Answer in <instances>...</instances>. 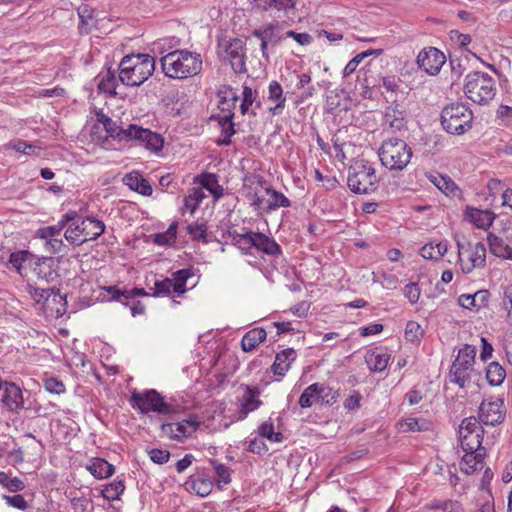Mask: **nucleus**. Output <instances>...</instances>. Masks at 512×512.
<instances>
[{"label":"nucleus","instance_id":"f257e3e1","mask_svg":"<svg viewBox=\"0 0 512 512\" xmlns=\"http://www.w3.org/2000/svg\"><path fill=\"white\" fill-rule=\"evenodd\" d=\"M163 73L173 79H187L198 75L203 69L201 54L188 49L168 52L160 59Z\"/></svg>","mask_w":512,"mask_h":512},{"label":"nucleus","instance_id":"f03ea898","mask_svg":"<svg viewBox=\"0 0 512 512\" xmlns=\"http://www.w3.org/2000/svg\"><path fill=\"white\" fill-rule=\"evenodd\" d=\"M155 71V59L146 53L129 54L119 63V80L127 86H139Z\"/></svg>","mask_w":512,"mask_h":512},{"label":"nucleus","instance_id":"7ed1b4c3","mask_svg":"<svg viewBox=\"0 0 512 512\" xmlns=\"http://www.w3.org/2000/svg\"><path fill=\"white\" fill-rule=\"evenodd\" d=\"M379 178L374 163L357 158L349 168L347 184L351 191L358 194H368L376 190Z\"/></svg>","mask_w":512,"mask_h":512},{"label":"nucleus","instance_id":"20e7f679","mask_svg":"<svg viewBox=\"0 0 512 512\" xmlns=\"http://www.w3.org/2000/svg\"><path fill=\"white\" fill-rule=\"evenodd\" d=\"M473 112L467 104L452 102L441 111V125L452 135H463L472 127Z\"/></svg>","mask_w":512,"mask_h":512},{"label":"nucleus","instance_id":"39448f33","mask_svg":"<svg viewBox=\"0 0 512 512\" xmlns=\"http://www.w3.org/2000/svg\"><path fill=\"white\" fill-rule=\"evenodd\" d=\"M495 79L486 72L473 71L466 75L464 83L465 95L473 102L486 104L496 95Z\"/></svg>","mask_w":512,"mask_h":512},{"label":"nucleus","instance_id":"423d86ee","mask_svg":"<svg viewBox=\"0 0 512 512\" xmlns=\"http://www.w3.org/2000/svg\"><path fill=\"white\" fill-rule=\"evenodd\" d=\"M378 154L382 165L388 170L403 171L411 160L412 150L404 140L390 138L383 141Z\"/></svg>","mask_w":512,"mask_h":512},{"label":"nucleus","instance_id":"0eeeda50","mask_svg":"<svg viewBox=\"0 0 512 512\" xmlns=\"http://www.w3.org/2000/svg\"><path fill=\"white\" fill-rule=\"evenodd\" d=\"M104 230L105 225L101 220L87 216L70 223L64 237L70 245L77 247L84 242L95 240Z\"/></svg>","mask_w":512,"mask_h":512},{"label":"nucleus","instance_id":"6e6552de","mask_svg":"<svg viewBox=\"0 0 512 512\" xmlns=\"http://www.w3.org/2000/svg\"><path fill=\"white\" fill-rule=\"evenodd\" d=\"M458 262L462 273H472L486 262V247L482 242L457 241Z\"/></svg>","mask_w":512,"mask_h":512},{"label":"nucleus","instance_id":"1a4fd4ad","mask_svg":"<svg viewBox=\"0 0 512 512\" xmlns=\"http://www.w3.org/2000/svg\"><path fill=\"white\" fill-rule=\"evenodd\" d=\"M129 402L133 408L138 409L141 413L153 411L159 414H170L173 412V407L155 389L142 392L134 390Z\"/></svg>","mask_w":512,"mask_h":512},{"label":"nucleus","instance_id":"9d476101","mask_svg":"<svg viewBox=\"0 0 512 512\" xmlns=\"http://www.w3.org/2000/svg\"><path fill=\"white\" fill-rule=\"evenodd\" d=\"M476 355L475 347L465 345L459 350L457 357L452 362L449 370V379L451 382L464 387L470 381V374Z\"/></svg>","mask_w":512,"mask_h":512},{"label":"nucleus","instance_id":"9b49d317","mask_svg":"<svg viewBox=\"0 0 512 512\" xmlns=\"http://www.w3.org/2000/svg\"><path fill=\"white\" fill-rule=\"evenodd\" d=\"M458 434L463 451L485 449L481 446L484 430L476 417L464 418L459 425Z\"/></svg>","mask_w":512,"mask_h":512},{"label":"nucleus","instance_id":"f8f14e48","mask_svg":"<svg viewBox=\"0 0 512 512\" xmlns=\"http://www.w3.org/2000/svg\"><path fill=\"white\" fill-rule=\"evenodd\" d=\"M121 133L124 135V141H137L141 146L153 153L161 152L164 147V138L160 134L134 124L129 125Z\"/></svg>","mask_w":512,"mask_h":512},{"label":"nucleus","instance_id":"ddd939ff","mask_svg":"<svg viewBox=\"0 0 512 512\" xmlns=\"http://www.w3.org/2000/svg\"><path fill=\"white\" fill-rule=\"evenodd\" d=\"M61 226H44L36 231V237L43 241L44 250L51 255L66 256L69 246L64 242Z\"/></svg>","mask_w":512,"mask_h":512},{"label":"nucleus","instance_id":"4468645a","mask_svg":"<svg viewBox=\"0 0 512 512\" xmlns=\"http://www.w3.org/2000/svg\"><path fill=\"white\" fill-rule=\"evenodd\" d=\"M220 56L228 61L230 67L236 73H244L246 71L245 66V42L240 38L230 39L229 41L220 43Z\"/></svg>","mask_w":512,"mask_h":512},{"label":"nucleus","instance_id":"2eb2a0df","mask_svg":"<svg viewBox=\"0 0 512 512\" xmlns=\"http://www.w3.org/2000/svg\"><path fill=\"white\" fill-rule=\"evenodd\" d=\"M200 425L201 421L198 416L191 415L189 418L181 421L163 423L161 426V432L169 439L184 441L187 437H191L196 433Z\"/></svg>","mask_w":512,"mask_h":512},{"label":"nucleus","instance_id":"dca6fc26","mask_svg":"<svg viewBox=\"0 0 512 512\" xmlns=\"http://www.w3.org/2000/svg\"><path fill=\"white\" fill-rule=\"evenodd\" d=\"M446 62L445 54L435 47L421 49L416 57V63L420 70L428 75H437Z\"/></svg>","mask_w":512,"mask_h":512},{"label":"nucleus","instance_id":"f3484780","mask_svg":"<svg viewBox=\"0 0 512 512\" xmlns=\"http://www.w3.org/2000/svg\"><path fill=\"white\" fill-rule=\"evenodd\" d=\"M479 418L484 424L495 425L505 418L504 402L500 398H489L482 401L479 407Z\"/></svg>","mask_w":512,"mask_h":512},{"label":"nucleus","instance_id":"a211bd4d","mask_svg":"<svg viewBox=\"0 0 512 512\" xmlns=\"http://www.w3.org/2000/svg\"><path fill=\"white\" fill-rule=\"evenodd\" d=\"M240 240L268 255H278L281 253L279 244L274 239L260 232L248 231L240 235Z\"/></svg>","mask_w":512,"mask_h":512},{"label":"nucleus","instance_id":"6ab92c4d","mask_svg":"<svg viewBox=\"0 0 512 512\" xmlns=\"http://www.w3.org/2000/svg\"><path fill=\"white\" fill-rule=\"evenodd\" d=\"M3 405L10 411H18L24 407V397L19 385L12 381H4Z\"/></svg>","mask_w":512,"mask_h":512},{"label":"nucleus","instance_id":"aec40b11","mask_svg":"<svg viewBox=\"0 0 512 512\" xmlns=\"http://www.w3.org/2000/svg\"><path fill=\"white\" fill-rule=\"evenodd\" d=\"M259 395L260 390L258 387L245 386L244 395L240 398V409H238L236 419L243 420L250 412L256 410L262 404Z\"/></svg>","mask_w":512,"mask_h":512},{"label":"nucleus","instance_id":"412c9836","mask_svg":"<svg viewBox=\"0 0 512 512\" xmlns=\"http://www.w3.org/2000/svg\"><path fill=\"white\" fill-rule=\"evenodd\" d=\"M459 467L460 471L466 475H472L484 468V459L486 457V449H478L477 451H463Z\"/></svg>","mask_w":512,"mask_h":512},{"label":"nucleus","instance_id":"4be33fe9","mask_svg":"<svg viewBox=\"0 0 512 512\" xmlns=\"http://www.w3.org/2000/svg\"><path fill=\"white\" fill-rule=\"evenodd\" d=\"M487 239L493 255L512 260V244L507 236L490 233Z\"/></svg>","mask_w":512,"mask_h":512},{"label":"nucleus","instance_id":"5701e85b","mask_svg":"<svg viewBox=\"0 0 512 512\" xmlns=\"http://www.w3.org/2000/svg\"><path fill=\"white\" fill-rule=\"evenodd\" d=\"M267 99L274 103L273 106L269 107V111L272 115H281L285 109L286 96L283 93L281 84L272 80L268 84Z\"/></svg>","mask_w":512,"mask_h":512},{"label":"nucleus","instance_id":"b1692460","mask_svg":"<svg viewBox=\"0 0 512 512\" xmlns=\"http://www.w3.org/2000/svg\"><path fill=\"white\" fill-rule=\"evenodd\" d=\"M384 127L392 133L405 131V112H403V110H398L393 106H388L384 115Z\"/></svg>","mask_w":512,"mask_h":512},{"label":"nucleus","instance_id":"393cba45","mask_svg":"<svg viewBox=\"0 0 512 512\" xmlns=\"http://www.w3.org/2000/svg\"><path fill=\"white\" fill-rule=\"evenodd\" d=\"M297 353L292 348L284 349L275 355L271 369L275 375L284 376L296 360Z\"/></svg>","mask_w":512,"mask_h":512},{"label":"nucleus","instance_id":"a878e982","mask_svg":"<svg viewBox=\"0 0 512 512\" xmlns=\"http://www.w3.org/2000/svg\"><path fill=\"white\" fill-rule=\"evenodd\" d=\"M29 293L32 297V299L37 303L42 305V309L45 312H51L52 303H56L58 300L61 299L59 295H57L53 289L49 288H36V287H30Z\"/></svg>","mask_w":512,"mask_h":512},{"label":"nucleus","instance_id":"bb28decb","mask_svg":"<svg viewBox=\"0 0 512 512\" xmlns=\"http://www.w3.org/2000/svg\"><path fill=\"white\" fill-rule=\"evenodd\" d=\"M465 220L472 223L477 228L486 229L494 220V215L488 210H481L473 207H467L464 212Z\"/></svg>","mask_w":512,"mask_h":512},{"label":"nucleus","instance_id":"cd10ccee","mask_svg":"<svg viewBox=\"0 0 512 512\" xmlns=\"http://www.w3.org/2000/svg\"><path fill=\"white\" fill-rule=\"evenodd\" d=\"M266 189L263 186L262 177L251 175L244 178V196L251 207L261 193L265 194Z\"/></svg>","mask_w":512,"mask_h":512},{"label":"nucleus","instance_id":"c85d7f7f","mask_svg":"<svg viewBox=\"0 0 512 512\" xmlns=\"http://www.w3.org/2000/svg\"><path fill=\"white\" fill-rule=\"evenodd\" d=\"M448 247L449 242L446 239L432 240L419 249V254L425 259L437 260L447 253Z\"/></svg>","mask_w":512,"mask_h":512},{"label":"nucleus","instance_id":"c756f323","mask_svg":"<svg viewBox=\"0 0 512 512\" xmlns=\"http://www.w3.org/2000/svg\"><path fill=\"white\" fill-rule=\"evenodd\" d=\"M123 182L130 189L144 195L150 196L152 194V187L149 182L143 178V176L138 172H130L124 176Z\"/></svg>","mask_w":512,"mask_h":512},{"label":"nucleus","instance_id":"7c9ffc66","mask_svg":"<svg viewBox=\"0 0 512 512\" xmlns=\"http://www.w3.org/2000/svg\"><path fill=\"white\" fill-rule=\"evenodd\" d=\"M86 470L96 479H106L114 474L113 465L101 458H93L86 465Z\"/></svg>","mask_w":512,"mask_h":512},{"label":"nucleus","instance_id":"2f4dec72","mask_svg":"<svg viewBox=\"0 0 512 512\" xmlns=\"http://www.w3.org/2000/svg\"><path fill=\"white\" fill-rule=\"evenodd\" d=\"M266 331L263 328L256 327L248 330L242 337V349L244 352H251L266 339Z\"/></svg>","mask_w":512,"mask_h":512},{"label":"nucleus","instance_id":"473e14b6","mask_svg":"<svg viewBox=\"0 0 512 512\" xmlns=\"http://www.w3.org/2000/svg\"><path fill=\"white\" fill-rule=\"evenodd\" d=\"M366 362L372 371L382 372L389 364V355L382 349H375L367 353Z\"/></svg>","mask_w":512,"mask_h":512},{"label":"nucleus","instance_id":"72a5a7b5","mask_svg":"<svg viewBox=\"0 0 512 512\" xmlns=\"http://www.w3.org/2000/svg\"><path fill=\"white\" fill-rule=\"evenodd\" d=\"M267 197L265 204V211L270 212L280 207L287 208L291 206V201L281 192H278L272 188L265 190Z\"/></svg>","mask_w":512,"mask_h":512},{"label":"nucleus","instance_id":"f704fd0d","mask_svg":"<svg viewBox=\"0 0 512 512\" xmlns=\"http://www.w3.org/2000/svg\"><path fill=\"white\" fill-rule=\"evenodd\" d=\"M95 117L96 121L102 125L103 129L109 134L110 137L117 138L120 141L124 140V135H122L121 132L125 129L119 128L111 118L103 113V110H96Z\"/></svg>","mask_w":512,"mask_h":512},{"label":"nucleus","instance_id":"c9c22d12","mask_svg":"<svg viewBox=\"0 0 512 512\" xmlns=\"http://www.w3.org/2000/svg\"><path fill=\"white\" fill-rule=\"evenodd\" d=\"M194 277V272L192 268H183L182 270H177L172 274L173 280V293L177 295H183L186 293L187 288V280Z\"/></svg>","mask_w":512,"mask_h":512},{"label":"nucleus","instance_id":"e433bc0d","mask_svg":"<svg viewBox=\"0 0 512 512\" xmlns=\"http://www.w3.org/2000/svg\"><path fill=\"white\" fill-rule=\"evenodd\" d=\"M125 491V483L122 479L116 478L114 481L104 485L101 490V496L111 502L115 500H119L120 496Z\"/></svg>","mask_w":512,"mask_h":512},{"label":"nucleus","instance_id":"4c0bfd02","mask_svg":"<svg viewBox=\"0 0 512 512\" xmlns=\"http://www.w3.org/2000/svg\"><path fill=\"white\" fill-rule=\"evenodd\" d=\"M206 197L203 188H193L184 199L183 212L188 211L190 214H194Z\"/></svg>","mask_w":512,"mask_h":512},{"label":"nucleus","instance_id":"58836bf2","mask_svg":"<svg viewBox=\"0 0 512 512\" xmlns=\"http://www.w3.org/2000/svg\"><path fill=\"white\" fill-rule=\"evenodd\" d=\"M486 378L493 386L501 385L506 378V371L498 362H491L486 369Z\"/></svg>","mask_w":512,"mask_h":512},{"label":"nucleus","instance_id":"ea45409f","mask_svg":"<svg viewBox=\"0 0 512 512\" xmlns=\"http://www.w3.org/2000/svg\"><path fill=\"white\" fill-rule=\"evenodd\" d=\"M117 85L118 81L115 74L108 70L104 75H102L97 87L100 92H103L108 96H114L116 95Z\"/></svg>","mask_w":512,"mask_h":512},{"label":"nucleus","instance_id":"a19ab883","mask_svg":"<svg viewBox=\"0 0 512 512\" xmlns=\"http://www.w3.org/2000/svg\"><path fill=\"white\" fill-rule=\"evenodd\" d=\"M187 233L193 240L207 242L208 227L207 222L204 219H198L197 221L187 226Z\"/></svg>","mask_w":512,"mask_h":512},{"label":"nucleus","instance_id":"79ce46f5","mask_svg":"<svg viewBox=\"0 0 512 512\" xmlns=\"http://www.w3.org/2000/svg\"><path fill=\"white\" fill-rule=\"evenodd\" d=\"M298 402L301 407H311L315 403H320L318 397V383H313L306 387L300 395Z\"/></svg>","mask_w":512,"mask_h":512},{"label":"nucleus","instance_id":"37998d69","mask_svg":"<svg viewBox=\"0 0 512 512\" xmlns=\"http://www.w3.org/2000/svg\"><path fill=\"white\" fill-rule=\"evenodd\" d=\"M278 26L275 24H269L263 29H256L252 32L253 36L259 40H266L270 43L277 44L280 37L277 35Z\"/></svg>","mask_w":512,"mask_h":512},{"label":"nucleus","instance_id":"c03bdc74","mask_svg":"<svg viewBox=\"0 0 512 512\" xmlns=\"http://www.w3.org/2000/svg\"><path fill=\"white\" fill-rule=\"evenodd\" d=\"M258 434L272 443L282 441V434L274 431V426L271 420H266L258 426Z\"/></svg>","mask_w":512,"mask_h":512},{"label":"nucleus","instance_id":"a18cd8bd","mask_svg":"<svg viewBox=\"0 0 512 512\" xmlns=\"http://www.w3.org/2000/svg\"><path fill=\"white\" fill-rule=\"evenodd\" d=\"M215 474L217 476V484L220 488L228 485L231 482V469L225 464L219 463L217 461L211 462Z\"/></svg>","mask_w":512,"mask_h":512},{"label":"nucleus","instance_id":"49530a36","mask_svg":"<svg viewBox=\"0 0 512 512\" xmlns=\"http://www.w3.org/2000/svg\"><path fill=\"white\" fill-rule=\"evenodd\" d=\"M251 2H260L264 10L275 9L281 11L295 7V0H251Z\"/></svg>","mask_w":512,"mask_h":512},{"label":"nucleus","instance_id":"de8ad7c7","mask_svg":"<svg viewBox=\"0 0 512 512\" xmlns=\"http://www.w3.org/2000/svg\"><path fill=\"white\" fill-rule=\"evenodd\" d=\"M424 335V330L415 321H408L404 329V338L409 342H419Z\"/></svg>","mask_w":512,"mask_h":512},{"label":"nucleus","instance_id":"09e8293b","mask_svg":"<svg viewBox=\"0 0 512 512\" xmlns=\"http://www.w3.org/2000/svg\"><path fill=\"white\" fill-rule=\"evenodd\" d=\"M46 391L53 394H63L66 392L65 383L58 377L45 375L43 378Z\"/></svg>","mask_w":512,"mask_h":512},{"label":"nucleus","instance_id":"8fccbe9b","mask_svg":"<svg viewBox=\"0 0 512 512\" xmlns=\"http://www.w3.org/2000/svg\"><path fill=\"white\" fill-rule=\"evenodd\" d=\"M318 397L321 404L332 405L337 401L339 392L329 386L318 383Z\"/></svg>","mask_w":512,"mask_h":512},{"label":"nucleus","instance_id":"3c124183","mask_svg":"<svg viewBox=\"0 0 512 512\" xmlns=\"http://www.w3.org/2000/svg\"><path fill=\"white\" fill-rule=\"evenodd\" d=\"M177 238V224L173 223L169 228L162 233L155 235L154 242L159 245H170L175 242Z\"/></svg>","mask_w":512,"mask_h":512},{"label":"nucleus","instance_id":"603ef678","mask_svg":"<svg viewBox=\"0 0 512 512\" xmlns=\"http://www.w3.org/2000/svg\"><path fill=\"white\" fill-rule=\"evenodd\" d=\"M173 292V280L172 278H163L162 280H156L154 284L153 296L166 297Z\"/></svg>","mask_w":512,"mask_h":512},{"label":"nucleus","instance_id":"864d4df0","mask_svg":"<svg viewBox=\"0 0 512 512\" xmlns=\"http://www.w3.org/2000/svg\"><path fill=\"white\" fill-rule=\"evenodd\" d=\"M192 489L197 495L206 497L212 492L213 483L208 479L198 478L192 482Z\"/></svg>","mask_w":512,"mask_h":512},{"label":"nucleus","instance_id":"5fc2aeb1","mask_svg":"<svg viewBox=\"0 0 512 512\" xmlns=\"http://www.w3.org/2000/svg\"><path fill=\"white\" fill-rule=\"evenodd\" d=\"M257 92L253 90L249 86H244L242 89V103H240V111L242 115H245L248 111L254 100L256 99Z\"/></svg>","mask_w":512,"mask_h":512},{"label":"nucleus","instance_id":"6e6d98bb","mask_svg":"<svg viewBox=\"0 0 512 512\" xmlns=\"http://www.w3.org/2000/svg\"><path fill=\"white\" fill-rule=\"evenodd\" d=\"M435 186L447 196H454L457 191L456 185L450 180L443 176L435 178Z\"/></svg>","mask_w":512,"mask_h":512},{"label":"nucleus","instance_id":"4d7b16f0","mask_svg":"<svg viewBox=\"0 0 512 512\" xmlns=\"http://www.w3.org/2000/svg\"><path fill=\"white\" fill-rule=\"evenodd\" d=\"M425 421L420 418L407 417L400 422V429L402 431H421Z\"/></svg>","mask_w":512,"mask_h":512},{"label":"nucleus","instance_id":"13d9d810","mask_svg":"<svg viewBox=\"0 0 512 512\" xmlns=\"http://www.w3.org/2000/svg\"><path fill=\"white\" fill-rule=\"evenodd\" d=\"M223 136L224 138L219 141L221 145H230L231 136L235 135V129L233 128V122L231 116H225L222 121Z\"/></svg>","mask_w":512,"mask_h":512},{"label":"nucleus","instance_id":"bf43d9fd","mask_svg":"<svg viewBox=\"0 0 512 512\" xmlns=\"http://www.w3.org/2000/svg\"><path fill=\"white\" fill-rule=\"evenodd\" d=\"M7 149L14 150L17 153H23V154H30V151L35 150V146L32 144H29L23 140H15L11 141L7 144Z\"/></svg>","mask_w":512,"mask_h":512},{"label":"nucleus","instance_id":"052dcab7","mask_svg":"<svg viewBox=\"0 0 512 512\" xmlns=\"http://www.w3.org/2000/svg\"><path fill=\"white\" fill-rule=\"evenodd\" d=\"M28 255L29 252L27 250L12 252L9 256V262L12 264V267L20 271L22 264L28 259Z\"/></svg>","mask_w":512,"mask_h":512},{"label":"nucleus","instance_id":"680f3d73","mask_svg":"<svg viewBox=\"0 0 512 512\" xmlns=\"http://www.w3.org/2000/svg\"><path fill=\"white\" fill-rule=\"evenodd\" d=\"M404 296L410 304H416L420 297V289L417 284L409 283L404 287Z\"/></svg>","mask_w":512,"mask_h":512},{"label":"nucleus","instance_id":"e2e57ef3","mask_svg":"<svg viewBox=\"0 0 512 512\" xmlns=\"http://www.w3.org/2000/svg\"><path fill=\"white\" fill-rule=\"evenodd\" d=\"M285 37L293 38L298 44L302 46H306L312 43L313 38L310 34L304 32V33H297L293 30H289L285 33Z\"/></svg>","mask_w":512,"mask_h":512},{"label":"nucleus","instance_id":"0e129e2a","mask_svg":"<svg viewBox=\"0 0 512 512\" xmlns=\"http://www.w3.org/2000/svg\"><path fill=\"white\" fill-rule=\"evenodd\" d=\"M149 457L156 464H165L170 459V453L166 450L152 449L149 451Z\"/></svg>","mask_w":512,"mask_h":512},{"label":"nucleus","instance_id":"69168bd1","mask_svg":"<svg viewBox=\"0 0 512 512\" xmlns=\"http://www.w3.org/2000/svg\"><path fill=\"white\" fill-rule=\"evenodd\" d=\"M450 39L457 42L461 48H466L472 41L469 34L460 33L457 30L450 31Z\"/></svg>","mask_w":512,"mask_h":512},{"label":"nucleus","instance_id":"338daca9","mask_svg":"<svg viewBox=\"0 0 512 512\" xmlns=\"http://www.w3.org/2000/svg\"><path fill=\"white\" fill-rule=\"evenodd\" d=\"M364 60V54H357L356 56H354L345 66L344 70H343V76L344 77H347L351 74H353L357 67L359 66V64Z\"/></svg>","mask_w":512,"mask_h":512},{"label":"nucleus","instance_id":"774afa93","mask_svg":"<svg viewBox=\"0 0 512 512\" xmlns=\"http://www.w3.org/2000/svg\"><path fill=\"white\" fill-rule=\"evenodd\" d=\"M502 345L506 354L507 361L512 365V333L505 334Z\"/></svg>","mask_w":512,"mask_h":512}]
</instances>
